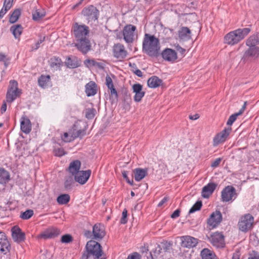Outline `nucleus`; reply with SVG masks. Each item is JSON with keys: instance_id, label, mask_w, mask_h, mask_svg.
Instances as JSON below:
<instances>
[{"instance_id": "obj_46", "label": "nucleus", "mask_w": 259, "mask_h": 259, "mask_svg": "<svg viewBox=\"0 0 259 259\" xmlns=\"http://www.w3.org/2000/svg\"><path fill=\"white\" fill-rule=\"evenodd\" d=\"M248 41H250L253 44H255L256 45L259 44V33H257L253 35H251L249 37H248L247 39Z\"/></svg>"}, {"instance_id": "obj_59", "label": "nucleus", "mask_w": 259, "mask_h": 259, "mask_svg": "<svg viewBox=\"0 0 259 259\" xmlns=\"http://www.w3.org/2000/svg\"><path fill=\"white\" fill-rule=\"evenodd\" d=\"M127 259H141V256L139 253L135 252L130 254Z\"/></svg>"}, {"instance_id": "obj_47", "label": "nucleus", "mask_w": 259, "mask_h": 259, "mask_svg": "<svg viewBox=\"0 0 259 259\" xmlns=\"http://www.w3.org/2000/svg\"><path fill=\"white\" fill-rule=\"evenodd\" d=\"M84 64L88 67H92L95 66H100V63L96 62L93 59H87L84 61Z\"/></svg>"}, {"instance_id": "obj_3", "label": "nucleus", "mask_w": 259, "mask_h": 259, "mask_svg": "<svg viewBox=\"0 0 259 259\" xmlns=\"http://www.w3.org/2000/svg\"><path fill=\"white\" fill-rule=\"evenodd\" d=\"M85 249L87 252L93 256L95 259H105L102 247L98 242L94 240L88 241Z\"/></svg>"}, {"instance_id": "obj_49", "label": "nucleus", "mask_w": 259, "mask_h": 259, "mask_svg": "<svg viewBox=\"0 0 259 259\" xmlns=\"http://www.w3.org/2000/svg\"><path fill=\"white\" fill-rule=\"evenodd\" d=\"M73 241V238L70 234H65L61 237V241L64 243H69Z\"/></svg>"}, {"instance_id": "obj_64", "label": "nucleus", "mask_w": 259, "mask_h": 259, "mask_svg": "<svg viewBox=\"0 0 259 259\" xmlns=\"http://www.w3.org/2000/svg\"><path fill=\"white\" fill-rule=\"evenodd\" d=\"M45 37H44L42 38H40L35 44V48H34L35 50L37 49L39 47V45L45 40Z\"/></svg>"}, {"instance_id": "obj_56", "label": "nucleus", "mask_w": 259, "mask_h": 259, "mask_svg": "<svg viewBox=\"0 0 259 259\" xmlns=\"http://www.w3.org/2000/svg\"><path fill=\"white\" fill-rule=\"evenodd\" d=\"M18 83L15 80H11L10 81V87L8 90H15L18 91Z\"/></svg>"}, {"instance_id": "obj_63", "label": "nucleus", "mask_w": 259, "mask_h": 259, "mask_svg": "<svg viewBox=\"0 0 259 259\" xmlns=\"http://www.w3.org/2000/svg\"><path fill=\"white\" fill-rule=\"evenodd\" d=\"M133 71L136 75H137L139 77H142L143 76L142 72L138 69L133 70Z\"/></svg>"}, {"instance_id": "obj_1", "label": "nucleus", "mask_w": 259, "mask_h": 259, "mask_svg": "<svg viewBox=\"0 0 259 259\" xmlns=\"http://www.w3.org/2000/svg\"><path fill=\"white\" fill-rule=\"evenodd\" d=\"M143 50L149 56H157L160 50L158 39L154 35L145 34L143 41Z\"/></svg>"}, {"instance_id": "obj_22", "label": "nucleus", "mask_w": 259, "mask_h": 259, "mask_svg": "<svg viewBox=\"0 0 259 259\" xmlns=\"http://www.w3.org/2000/svg\"><path fill=\"white\" fill-rule=\"evenodd\" d=\"M133 92L135 93L134 97V101L139 102L141 101L145 95V92L142 91V85L139 83L135 84L132 87Z\"/></svg>"}, {"instance_id": "obj_17", "label": "nucleus", "mask_w": 259, "mask_h": 259, "mask_svg": "<svg viewBox=\"0 0 259 259\" xmlns=\"http://www.w3.org/2000/svg\"><path fill=\"white\" fill-rule=\"evenodd\" d=\"M182 246L186 248H192L195 247L198 243V240L190 236H183L181 237Z\"/></svg>"}, {"instance_id": "obj_33", "label": "nucleus", "mask_w": 259, "mask_h": 259, "mask_svg": "<svg viewBox=\"0 0 259 259\" xmlns=\"http://www.w3.org/2000/svg\"><path fill=\"white\" fill-rule=\"evenodd\" d=\"M19 96V91L8 90L7 93V101L9 103L13 102Z\"/></svg>"}, {"instance_id": "obj_35", "label": "nucleus", "mask_w": 259, "mask_h": 259, "mask_svg": "<svg viewBox=\"0 0 259 259\" xmlns=\"http://www.w3.org/2000/svg\"><path fill=\"white\" fill-rule=\"evenodd\" d=\"M10 180L9 172L3 168H0V184H6Z\"/></svg>"}, {"instance_id": "obj_2", "label": "nucleus", "mask_w": 259, "mask_h": 259, "mask_svg": "<svg viewBox=\"0 0 259 259\" xmlns=\"http://www.w3.org/2000/svg\"><path fill=\"white\" fill-rule=\"evenodd\" d=\"M250 31L249 28L238 29L230 32L224 37L225 44L233 46L242 40Z\"/></svg>"}, {"instance_id": "obj_9", "label": "nucleus", "mask_w": 259, "mask_h": 259, "mask_svg": "<svg viewBox=\"0 0 259 259\" xmlns=\"http://www.w3.org/2000/svg\"><path fill=\"white\" fill-rule=\"evenodd\" d=\"M208 239L213 246L218 248H223L225 246L224 236L222 233H213L208 237Z\"/></svg>"}, {"instance_id": "obj_31", "label": "nucleus", "mask_w": 259, "mask_h": 259, "mask_svg": "<svg viewBox=\"0 0 259 259\" xmlns=\"http://www.w3.org/2000/svg\"><path fill=\"white\" fill-rule=\"evenodd\" d=\"M246 104L247 102H245L242 108L240 109L238 112L233 114L229 117V119L227 122V125L230 126L232 125L233 122L236 120L237 116L241 115L244 112L246 108Z\"/></svg>"}, {"instance_id": "obj_13", "label": "nucleus", "mask_w": 259, "mask_h": 259, "mask_svg": "<svg viewBox=\"0 0 259 259\" xmlns=\"http://www.w3.org/2000/svg\"><path fill=\"white\" fill-rule=\"evenodd\" d=\"M75 46L83 54H87L91 49V45L88 37L76 40Z\"/></svg>"}, {"instance_id": "obj_36", "label": "nucleus", "mask_w": 259, "mask_h": 259, "mask_svg": "<svg viewBox=\"0 0 259 259\" xmlns=\"http://www.w3.org/2000/svg\"><path fill=\"white\" fill-rule=\"evenodd\" d=\"M46 15V12L43 9H36L32 13V18L34 21H38L44 17Z\"/></svg>"}, {"instance_id": "obj_34", "label": "nucleus", "mask_w": 259, "mask_h": 259, "mask_svg": "<svg viewBox=\"0 0 259 259\" xmlns=\"http://www.w3.org/2000/svg\"><path fill=\"white\" fill-rule=\"evenodd\" d=\"M23 30V27L20 24L14 25L11 27L10 31L16 38L20 37Z\"/></svg>"}, {"instance_id": "obj_11", "label": "nucleus", "mask_w": 259, "mask_h": 259, "mask_svg": "<svg viewBox=\"0 0 259 259\" xmlns=\"http://www.w3.org/2000/svg\"><path fill=\"white\" fill-rule=\"evenodd\" d=\"M60 234V231L57 228H49L37 236L38 239H44L45 240L52 239L57 237Z\"/></svg>"}, {"instance_id": "obj_25", "label": "nucleus", "mask_w": 259, "mask_h": 259, "mask_svg": "<svg viewBox=\"0 0 259 259\" xmlns=\"http://www.w3.org/2000/svg\"><path fill=\"white\" fill-rule=\"evenodd\" d=\"M79 122H75L73 125L72 130H71V132L73 131L72 133L74 139L77 138H82L85 135V129L79 128Z\"/></svg>"}, {"instance_id": "obj_45", "label": "nucleus", "mask_w": 259, "mask_h": 259, "mask_svg": "<svg viewBox=\"0 0 259 259\" xmlns=\"http://www.w3.org/2000/svg\"><path fill=\"white\" fill-rule=\"evenodd\" d=\"M110 94V99L112 100V103L113 102H117L118 98V95L116 90L112 89V90L109 91Z\"/></svg>"}, {"instance_id": "obj_37", "label": "nucleus", "mask_w": 259, "mask_h": 259, "mask_svg": "<svg viewBox=\"0 0 259 259\" xmlns=\"http://www.w3.org/2000/svg\"><path fill=\"white\" fill-rule=\"evenodd\" d=\"M201 255L202 259H216L215 255L207 248L201 251Z\"/></svg>"}, {"instance_id": "obj_26", "label": "nucleus", "mask_w": 259, "mask_h": 259, "mask_svg": "<svg viewBox=\"0 0 259 259\" xmlns=\"http://www.w3.org/2000/svg\"><path fill=\"white\" fill-rule=\"evenodd\" d=\"M191 30L187 27H182L178 31V36L180 39L187 40L191 38Z\"/></svg>"}, {"instance_id": "obj_29", "label": "nucleus", "mask_w": 259, "mask_h": 259, "mask_svg": "<svg viewBox=\"0 0 259 259\" xmlns=\"http://www.w3.org/2000/svg\"><path fill=\"white\" fill-rule=\"evenodd\" d=\"M162 84V80L156 76L150 77L147 81V84L149 88H156Z\"/></svg>"}, {"instance_id": "obj_15", "label": "nucleus", "mask_w": 259, "mask_h": 259, "mask_svg": "<svg viewBox=\"0 0 259 259\" xmlns=\"http://www.w3.org/2000/svg\"><path fill=\"white\" fill-rule=\"evenodd\" d=\"M222 221V215L220 211L213 212L207 220V224L212 228L217 227Z\"/></svg>"}, {"instance_id": "obj_62", "label": "nucleus", "mask_w": 259, "mask_h": 259, "mask_svg": "<svg viewBox=\"0 0 259 259\" xmlns=\"http://www.w3.org/2000/svg\"><path fill=\"white\" fill-rule=\"evenodd\" d=\"M8 10L9 9L4 8V7H3V8L0 11V19L4 17V16L5 15V14Z\"/></svg>"}, {"instance_id": "obj_58", "label": "nucleus", "mask_w": 259, "mask_h": 259, "mask_svg": "<svg viewBox=\"0 0 259 259\" xmlns=\"http://www.w3.org/2000/svg\"><path fill=\"white\" fill-rule=\"evenodd\" d=\"M222 161V158H218L215 159L213 161H212L211 163V166L213 168L217 167L219 165L221 162Z\"/></svg>"}, {"instance_id": "obj_39", "label": "nucleus", "mask_w": 259, "mask_h": 259, "mask_svg": "<svg viewBox=\"0 0 259 259\" xmlns=\"http://www.w3.org/2000/svg\"><path fill=\"white\" fill-rule=\"evenodd\" d=\"M21 15V11L20 9H16L11 15L9 18V22L11 23H14L19 19Z\"/></svg>"}, {"instance_id": "obj_42", "label": "nucleus", "mask_w": 259, "mask_h": 259, "mask_svg": "<svg viewBox=\"0 0 259 259\" xmlns=\"http://www.w3.org/2000/svg\"><path fill=\"white\" fill-rule=\"evenodd\" d=\"M33 214L34 211L33 210L27 209L25 211L21 212L20 217L23 220H28L30 219Z\"/></svg>"}, {"instance_id": "obj_40", "label": "nucleus", "mask_w": 259, "mask_h": 259, "mask_svg": "<svg viewBox=\"0 0 259 259\" xmlns=\"http://www.w3.org/2000/svg\"><path fill=\"white\" fill-rule=\"evenodd\" d=\"M74 179L72 176L66 177L64 182V187L67 190H70L74 184Z\"/></svg>"}, {"instance_id": "obj_50", "label": "nucleus", "mask_w": 259, "mask_h": 259, "mask_svg": "<svg viewBox=\"0 0 259 259\" xmlns=\"http://www.w3.org/2000/svg\"><path fill=\"white\" fill-rule=\"evenodd\" d=\"M105 84L107 85L109 91L112 90V89H115L112 80L109 75H107L106 76Z\"/></svg>"}, {"instance_id": "obj_5", "label": "nucleus", "mask_w": 259, "mask_h": 259, "mask_svg": "<svg viewBox=\"0 0 259 259\" xmlns=\"http://www.w3.org/2000/svg\"><path fill=\"white\" fill-rule=\"evenodd\" d=\"M72 30L76 41L88 37L89 28L85 25H79L78 23H75L72 28Z\"/></svg>"}, {"instance_id": "obj_51", "label": "nucleus", "mask_w": 259, "mask_h": 259, "mask_svg": "<svg viewBox=\"0 0 259 259\" xmlns=\"http://www.w3.org/2000/svg\"><path fill=\"white\" fill-rule=\"evenodd\" d=\"M51 66L53 67L60 66L62 62L59 58L54 57L51 59Z\"/></svg>"}, {"instance_id": "obj_12", "label": "nucleus", "mask_w": 259, "mask_h": 259, "mask_svg": "<svg viewBox=\"0 0 259 259\" xmlns=\"http://www.w3.org/2000/svg\"><path fill=\"white\" fill-rule=\"evenodd\" d=\"M232 129L231 127L225 128L224 130L218 133L213 139V145L217 146L226 141L229 136Z\"/></svg>"}, {"instance_id": "obj_7", "label": "nucleus", "mask_w": 259, "mask_h": 259, "mask_svg": "<svg viewBox=\"0 0 259 259\" xmlns=\"http://www.w3.org/2000/svg\"><path fill=\"white\" fill-rule=\"evenodd\" d=\"M253 220V217L249 213L242 217L238 223L239 229L243 232L247 231L251 228Z\"/></svg>"}, {"instance_id": "obj_27", "label": "nucleus", "mask_w": 259, "mask_h": 259, "mask_svg": "<svg viewBox=\"0 0 259 259\" xmlns=\"http://www.w3.org/2000/svg\"><path fill=\"white\" fill-rule=\"evenodd\" d=\"M11 245L6 238H2L0 240V253L4 255L9 253Z\"/></svg>"}, {"instance_id": "obj_23", "label": "nucleus", "mask_w": 259, "mask_h": 259, "mask_svg": "<svg viewBox=\"0 0 259 259\" xmlns=\"http://www.w3.org/2000/svg\"><path fill=\"white\" fill-rule=\"evenodd\" d=\"M217 186V184L214 183H209L203 187L201 195L205 198H208L213 192Z\"/></svg>"}, {"instance_id": "obj_52", "label": "nucleus", "mask_w": 259, "mask_h": 259, "mask_svg": "<svg viewBox=\"0 0 259 259\" xmlns=\"http://www.w3.org/2000/svg\"><path fill=\"white\" fill-rule=\"evenodd\" d=\"M127 222V210L124 209L122 213V217L120 219V223L122 224H125Z\"/></svg>"}, {"instance_id": "obj_44", "label": "nucleus", "mask_w": 259, "mask_h": 259, "mask_svg": "<svg viewBox=\"0 0 259 259\" xmlns=\"http://www.w3.org/2000/svg\"><path fill=\"white\" fill-rule=\"evenodd\" d=\"M202 204L201 201H197L190 208L189 213H192L196 211L199 210L201 209Z\"/></svg>"}, {"instance_id": "obj_57", "label": "nucleus", "mask_w": 259, "mask_h": 259, "mask_svg": "<svg viewBox=\"0 0 259 259\" xmlns=\"http://www.w3.org/2000/svg\"><path fill=\"white\" fill-rule=\"evenodd\" d=\"M13 0H5L4 8L10 10L12 6Z\"/></svg>"}, {"instance_id": "obj_8", "label": "nucleus", "mask_w": 259, "mask_h": 259, "mask_svg": "<svg viewBox=\"0 0 259 259\" xmlns=\"http://www.w3.org/2000/svg\"><path fill=\"white\" fill-rule=\"evenodd\" d=\"M82 14L90 21H96L98 19L99 15V11L93 5H90L84 8L82 11Z\"/></svg>"}, {"instance_id": "obj_32", "label": "nucleus", "mask_w": 259, "mask_h": 259, "mask_svg": "<svg viewBox=\"0 0 259 259\" xmlns=\"http://www.w3.org/2000/svg\"><path fill=\"white\" fill-rule=\"evenodd\" d=\"M134 173L135 180L137 182H139L147 175V170L146 169L137 168L134 170Z\"/></svg>"}, {"instance_id": "obj_30", "label": "nucleus", "mask_w": 259, "mask_h": 259, "mask_svg": "<svg viewBox=\"0 0 259 259\" xmlns=\"http://www.w3.org/2000/svg\"><path fill=\"white\" fill-rule=\"evenodd\" d=\"M38 85L42 88L45 89L51 84L50 76L49 75H41L38 79Z\"/></svg>"}, {"instance_id": "obj_16", "label": "nucleus", "mask_w": 259, "mask_h": 259, "mask_svg": "<svg viewBox=\"0 0 259 259\" xmlns=\"http://www.w3.org/2000/svg\"><path fill=\"white\" fill-rule=\"evenodd\" d=\"M91 175V170H80L77 172L74 176V180L81 185L84 184L89 180Z\"/></svg>"}, {"instance_id": "obj_10", "label": "nucleus", "mask_w": 259, "mask_h": 259, "mask_svg": "<svg viewBox=\"0 0 259 259\" xmlns=\"http://www.w3.org/2000/svg\"><path fill=\"white\" fill-rule=\"evenodd\" d=\"M237 194L234 187L232 186L226 187L222 191V200L224 202H228L234 200L236 197Z\"/></svg>"}, {"instance_id": "obj_54", "label": "nucleus", "mask_w": 259, "mask_h": 259, "mask_svg": "<svg viewBox=\"0 0 259 259\" xmlns=\"http://www.w3.org/2000/svg\"><path fill=\"white\" fill-rule=\"evenodd\" d=\"M0 61L4 62L5 65L7 67L9 64L10 59L7 58L4 54L0 53Z\"/></svg>"}, {"instance_id": "obj_48", "label": "nucleus", "mask_w": 259, "mask_h": 259, "mask_svg": "<svg viewBox=\"0 0 259 259\" xmlns=\"http://www.w3.org/2000/svg\"><path fill=\"white\" fill-rule=\"evenodd\" d=\"M70 136L69 134L67 133H64L63 134V136L62 137V140L64 141L65 142H69L74 140V138H73V135L70 131L69 132Z\"/></svg>"}, {"instance_id": "obj_53", "label": "nucleus", "mask_w": 259, "mask_h": 259, "mask_svg": "<svg viewBox=\"0 0 259 259\" xmlns=\"http://www.w3.org/2000/svg\"><path fill=\"white\" fill-rule=\"evenodd\" d=\"M54 153L55 156L59 157L62 156L65 154L64 150L62 148H59L54 149Z\"/></svg>"}, {"instance_id": "obj_14", "label": "nucleus", "mask_w": 259, "mask_h": 259, "mask_svg": "<svg viewBox=\"0 0 259 259\" xmlns=\"http://www.w3.org/2000/svg\"><path fill=\"white\" fill-rule=\"evenodd\" d=\"M113 53L114 57L119 60L123 59L127 55V52L125 49L124 46L119 43L114 45Z\"/></svg>"}, {"instance_id": "obj_60", "label": "nucleus", "mask_w": 259, "mask_h": 259, "mask_svg": "<svg viewBox=\"0 0 259 259\" xmlns=\"http://www.w3.org/2000/svg\"><path fill=\"white\" fill-rule=\"evenodd\" d=\"M180 214V210L177 209L171 215V218L172 219H176L179 217Z\"/></svg>"}, {"instance_id": "obj_24", "label": "nucleus", "mask_w": 259, "mask_h": 259, "mask_svg": "<svg viewBox=\"0 0 259 259\" xmlns=\"http://www.w3.org/2000/svg\"><path fill=\"white\" fill-rule=\"evenodd\" d=\"M97 91V85L94 81H90L85 86V92L88 97L95 95Z\"/></svg>"}, {"instance_id": "obj_21", "label": "nucleus", "mask_w": 259, "mask_h": 259, "mask_svg": "<svg viewBox=\"0 0 259 259\" xmlns=\"http://www.w3.org/2000/svg\"><path fill=\"white\" fill-rule=\"evenodd\" d=\"M21 130L25 134H29L31 131V123L26 116H23L20 120Z\"/></svg>"}, {"instance_id": "obj_28", "label": "nucleus", "mask_w": 259, "mask_h": 259, "mask_svg": "<svg viewBox=\"0 0 259 259\" xmlns=\"http://www.w3.org/2000/svg\"><path fill=\"white\" fill-rule=\"evenodd\" d=\"M80 161L78 160H75L70 163L68 169L72 176H74L77 172L80 171Z\"/></svg>"}, {"instance_id": "obj_38", "label": "nucleus", "mask_w": 259, "mask_h": 259, "mask_svg": "<svg viewBox=\"0 0 259 259\" xmlns=\"http://www.w3.org/2000/svg\"><path fill=\"white\" fill-rule=\"evenodd\" d=\"M70 196L67 194H61L57 197V201L59 204H66L70 201Z\"/></svg>"}, {"instance_id": "obj_18", "label": "nucleus", "mask_w": 259, "mask_h": 259, "mask_svg": "<svg viewBox=\"0 0 259 259\" xmlns=\"http://www.w3.org/2000/svg\"><path fill=\"white\" fill-rule=\"evenodd\" d=\"M161 56L164 60L171 63L174 62L178 58L177 52L169 48L164 49L161 53Z\"/></svg>"}, {"instance_id": "obj_55", "label": "nucleus", "mask_w": 259, "mask_h": 259, "mask_svg": "<svg viewBox=\"0 0 259 259\" xmlns=\"http://www.w3.org/2000/svg\"><path fill=\"white\" fill-rule=\"evenodd\" d=\"M127 175H128V172L127 171L123 170L122 171V176L123 178L124 179H125L126 182L127 183H128L129 184H130L131 185H134L133 180H130L129 179V178H128Z\"/></svg>"}, {"instance_id": "obj_19", "label": "nucleus", "mask_w": 259, "mask_h": 259, "mask_svg": "<svg viewBox=\"0 0 259 259\" xmlns=\"http://www.w3.org/2000/svg\"><path fill=\"white\" fill-rule=\"evenodd\" d=\"M93 234L95 239H102L105 235L104 227L100 224H95L93 227Z\"/></svg>"}, {"instance_id": "obj_41", "label": "nucleus", "mask_w": 259, "mask_h": 259, "mask_svg": "<svg viewBox=\"0 0 259 259\" xmlns=\"http://www.w3.org/2000/svg\"><path fill=\"white\" fill-rule=\"evenodd\" d=\"M65 63L66 66L69 68H76L78 67V63L75 59H73L71 57H68L66 60Z\"/></svg>"}, {"instance_id": "obj_20", "label": "nucleus", "mask_w": 259, "mask_h": 259, "mask_svg": "<svg viewBox=\"0 0 259 259\" xmlns=\"http://www.w3.org/2000/svg\"><path fill=\"white\" fill-rule=\"evenodd\" d=\"M12 232L13 239L15 242L20 243L24 241L25 238V233L21 231L19 227H14L12 229Z\"/></svg>"}, {"instance_id": "obj_4", "label": "nucleus", "mask_w": 259, "mask_h": 259, "mask_svg": "<svg viewBox=\"0 0 259 259\" xmlns=\"http://www.w3.org/2000/svg\"><path fill=\"white\" fill-rule=\"evenodd\" d=\"M246 45L248 48L245 51L242 60L244 61L248 60H255L259 57V47L255 44L246 40Z\"/></svg>"}, {"instance_id": "obj_61", "label": "nucleus", "mask_w": 259, "mask_h": 259, "mask_svg": "<svg viewBox=\"0 0 259 259\" xmlns=\"http://www.w3.org/2000/svg\"><path fill=\"white\" fill-rule=\"evenodd\" d=\"M248 259H259V255L257 253H253L249 254Z\"/></svg>"}, {"instance_id": "obj_6", "label": "nucleus", "mask_w": 259, "mask_h": 259, "mask_svg": "<svg viewBox=\"0 0 259 259\" xmlns=\"http://www.w3.org/2000/svg\"><path fill=\"white\" fill-rule=\"evenodd\" d=\"M136 29V27L132 24L126 25L124 26L122 31V33L123 35V39L126 43H133L135 37H137V35L135 33Z\"/></svg>"}, {"instance_id": "obj_43", "label": "nucleus", "mask_w": 259, "mask_h": 259, "mask_svg": "<svg viewBox=\"0 0 259 259\" xmlns=\"http://www.w3.org/2000/svg\"><path fill=\"white\" fill-rule=\"evenodd\" d=\"M96 110L93 108H88L85 110V117L89 119H93L95 115Z\"/></svg>"}]
</instances>
